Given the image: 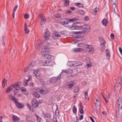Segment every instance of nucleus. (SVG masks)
<instances>
[{"label": "nucleus", "mask_w": 122, "mask_h": 122, "mask_svg": "<svg viewBox=\"0 0 122 122\" xmlns=\"http://www.w3.org/2000/svg\"><path fill=\"white\" fill-rule=\"evenodd\" d=\"M4 36H3L2 39V44L3 45H4L5 44V41H4Z\"/></svg>", "instance_id": "nucleus-48"}, {"label": "nucleus", "mask_w": 122, "mask_h": 122, "mask_svg": "<svg viewBox=\"0 0 122 122\" xmlns=\"http://www.w3.org/2000/svg\"><path fill=\"white\" fill-rule=\"evenodd\" d=\"M119 50L121 55H122V49L120 47H119Z\"/></svg>", "instance_id": "nucleus-51"}, {"label": "nucleus", "mask_w": 122, "mask_h": 122, "mask_svg": "<svg viewBox=\"0 0 122 122\" xmlns=\"http://www.w3.org/2000/svg\"><path fill=\"white\" fill-rule=\"evenodd\" d=\"M32 103L33 106L35 108L38 106L39 105L38 102L35 98L32 100Z\"/></svg>", "instance_id": "nucleus-10"}, {"label": "nucleus", "mask_w": 122, "mask_h": 122, "mask_svg": "<svg viewBox=\"0 0 122 122\" xmlns=\"http://www.w3.org/2000/svg\"><path fill=\"white\" fill-rule=\"evenodd\" d=\"M85 49L86 51L89 52L91 54L94 53L95 51L94 48L91 45L86 44Z\"/></svg>", "instance_id": "nucleus-4"}, {"label": "nucleus", "mask_w": 122, "mask_h": 122, "mask_svg": "<svg viewBox=\"0 0 122 122\" xmlns=\"http://www.w3.org/2000/svg\"><path fill=\"white\" fill-rule=\"evenodd\" d=\"M51 115L49 113H46L44 114L43 117L45 118H50L51 117Z\"/></svg>", "instance_id": "nucleus-27"}, {"label": "nucleus", "mask_w": 122, "mask_h": 122, "mask_svg": "<svg viewBox=\"0 0 122 122\" xmlns=\"http://www.w3.org/2000/svg\"><path fill=\"white\" fill-rule=\"evenodd\" d=\"M117 104L118 105L117 107L118 111L116 112V116L118 118L119 117V110L122 107V99L119 97L117 99Z\"/></svg>", "instance_id": "nucleus-3"}, {"label": "nucleus", "mask_w": 122, "mask_h": 122, "mask_svg": "<svg viewBox=\"0 0 122 122\" xmlns=\"http://www.w3.org/2000/svg\"><path fill=\"white\" fill-rule=\"evenodd\" d=\"M74 84V83L73 81L70 82L68 85L69 88H71Z\"/></svg>", "instance_id": "nucleus-33"}, {"label": "nucleus", "mask_w": 122, "mask_h": 122, "mask_svg": "<svg viewBox=\"0 0 122 122\" xmlns=\"http://www.w3.org/2000/svg\"><path fill=\"white\" fill-rule=\"evenodd\" d=\"M75 23H74V25L72 30H81L83 29V32L85 33L86 32H88L90 30V26L89 25H84L82 26H77L75 25Z\"/></svg>", "instance_id": "nucleus-1"}, {"label": "nucleus", "mask_w": 122, "mask_h": 122, "mask_svg": "<svg viewBox=\"0 0 122 122\" xmlns=\"http://www.w3.org/2000/svg\"><path fill=\"white\" fill-rule=\"evenodd\" d=\"M112 6L111 10L112 11L114 12L115 10H117V8L116 7V3H112Z\"/></svg>", "instance_id": "nucleus-13"}, {"label": "nucleus", "mask_w": 122, "mask_h": 122, "mask_svg": "<svg viewBox=\"0 0 122 122\" xmlns=\"http://www.w3.org/2000/svg\"><path fill=\"white\" fill-rule=\"evenodd\" d=\"M61 75H60L58 76L56 78V80H59L60 79H61Z\"/></svg>", "instance_id": "nucleus-52"}, {"label": "nucleus", "mask_w": 122, "mask_h": 122, "mask_svg": "<svg viewBox=\"0 0 122 122\" xmlns=\"http://www.w3.org/2000/svg\"><path fill=\"white\" fill-rule=\"evenodd\" d=\"M28 80H29V81L32 78V77H31V76L30 75H29L28 76Z\"/></svg>", "instance_id": "nucleus-62"}, {"label": "nucleus", "mask_w": 122, "mask_h": 122, "mask_svg": "<svg viewBox=\"0 0 122 122\" xmlns=\"http://www.w3.org/2000/svg\"><path fill=\"white\" fill-rule=\"evenodd\" d=\"M73 50L74 52H76L83 51L84 50V49L81 48H77L74 49Z\"/></svg>", "instance_id": "nucleus-18"}, {"label": "nucleus", "mask_w": 122, "mask_h": 122, "mask_svg": "<svg viewBox=\"0 0 122 122\" xmlns=\"http://www.w3.org/2000/svg\"><path fill=\"white\" fill-rule=\"evenodd\" d=\"M56 81V77H52L50 79V82L51 83L55 82Z\"/></svg>", "instance_id": "nucleus-26"}, {"label": "nucleus", "mask_w": 122, "mask_h": 122, "mask_svg": "<svg viewBox=\"0 0 122 122\" xmlns=\"http://www.w3.org/2000/svg\"><path fill=\"white\" fill-rule=\"evenodd\" d=\"M12 119L14 121L16 122L19 121L20 119L17 116H12Z\"/></svg>", "instance_id": "nucleus-15"}, {"label": "nucleus", "mask_w": 122, "mask_h": 122, "mask_svg": "<svg viewBox=\"0 0 122 122\" xmlns=\"http://www.w3.org/2000/svg\"><path fill=\"white\" fill-rule=\"evenodd\" d=\"M108 22V21L105 18L103 19L102 22V25L105 26H107V24Z\"/></svg>", "instance_id": "nucleus-20"}, {"label": "nucleus", "mask_w": 122, "mask_h": 122, "mask_svg": "<svg viewBox=\"0 0 122 122\" xmlns=\"http://www.w3.org/2000/svg\"><path fill=\"white\" fill-rule=\"evenodd\" d=\"M29 81V80H26L25 81V83L24 84V86H26L27 85V82H28V81Z\"/></svg>", "instance_id": "nucleus-53"}, {"label": "nucleus", "mask_w": 122, "mask_h": 122, "mask_svg": "<svg viewBox=\"0 0 122 122\" xmlns=\"http://www.w3.org/2000/svg\"><path fill=\"white\" fill-rule=\"evenodd\" d=\"M52 37L55 39H58L61 37V35L58 32H56L55 33Z\"/></svg>", "instance_id": "nucleus-11"}, {"label": "nucleus", "mask_w": 122, "mask_h": 122, "mask_svg": "<svg viewBox=\"0 0 122 122\" xmlns=\"http://www.w3.org/2000/svg\"><path fill=\"white\" fill-rule=\"evenodd\" d=\"M77 20V19L76 18L70 19H62V20L60 22V23L61 24L64 25L68 23V22L75 21Z\"/></svg>", "instance_id": "nucleus-5"}, {"label": "nucleus", "mask_w": 122, "mask_h": 122, "mask_svg": "<svg viewBox=\"0 0 122 122\" xmlns=\"http://www.w3.org/2000/svg\"><path fill=\"white\" fill-rule=\"evenodd\" d=\"M75 5L80 7H83L84 6L81 3H76L75 4Z\"/></svg>", "instance_id": "nucleus-30"}, {"label": "nucleus", "mask_w": 122, "mask_h": 122, "mask_svg": "<svg viewBox=\"0 0 122 122\" xmlns=\"http://www.w3.org/2000/svg\"><path fill=\"white\" fill-rule=\"evenodd\" d=\"M78 118L77 116H76V117L75 119H74V121L75 122H77L78 120Z\"/></svg>", "instance_id": "nucleus-50"}, {"label": "nucleus", "mask_w": 122, "mask_h": 122, "mask_svg": "<svg viewBox=\"0 0 122 122\" xmlns=\"http://www.w3.org/2000/svg\"><path fill=\"white\" fill-rule=\"evenodd\" d=\"M25 30L26 34H28L29 33V30L27 27L25 28Z\"/></svg>", "instance_id": "nucleus-41"}, {"label": "nucleus", "mask_w": 122, "mask_h": 122, "mask_svg": "<svg viewBox=\"0 0 122 122\" xmlns=\"http://www.w3.org/2000/svg\"><path fill=\"white\" fill-rule=\"evenodd\" d=\"M71 22H68V24L69 26H70V27H69V28H70L71 30H72V27H73V26L74 25V23L73 24H72L71 23Z\"/></svg>", "instance_id": "nucleus-37"}, {"label": "nucleus", "mask_w": 122, "mask_h": 122, "mask_svg": "<svg viewBox=\"0 0 122 122\" xmlns=\"http://www.w3.org/2000/svg\"><path fill=\"white\" fill-rule=\"evenodd\" d=\"M42 54L45 58L48 59H50L53 57L52 56L47 54L49 51V49L48 48H42Z\"/></svg>", "instance_id": "nucleus-2"}, {"label": "nucleus", "mask_w": 122, "mask_h": 122, "mask_svg": "<svg viewBox=\"0 0 122 122\" xmlns=\"http://www.w3.org/2000/svg\"><path fill=\"white\" fill-rule=\"evenodd\" d=\"M9 98L11 100H13L15 102L17 100V99H16L14 97L11 95H9Z\"/></svg>", "instance_id": "nucleus-22"}, {"label": "nucleus", "mask_w": 122, "mask_h": 122, "mask_svg": "<svg viewBox=\"0 0 122 122\" xmlns=\"http://www.w3.org/2000/svg\"><path fill=\"white\" fill-rule=\"evenodd\" d=\"M99 40L100 43V44H105L106 42L105 40L102 38H100Z\"/></svg>", "instance_id": "nucleus-25"}, {"label": "nucleus", "mask_w": 122, "mask_h": 122, "mask_svg": "<svg viewBox=\"0 0 122 122\" xmlns=\"http://www.w3.org/2000/svg\"><path fill=\"white\" fill-rule=\"evenodd\" d=\"M29 14H26L24 15V18L25 19H26L28 18L29 17Z\"/></svg>", "instance_id": "nucleus-45"}, {"label": "nucleus", "mask_w": 122, "mask_h": 122, "mask_svg": "<svg viewBox=\"0 0 122 122\" xmlns=\"http://www.w3.org/2000/svg\"><path fill=\"white\" fill-rule=\"evenodd\" d=\"M106 53L107 58L108 60H109L110 59V53L108 49H106Z\"/></svg>", "instance_id": "nucleus-17"}, {"label": "nucleus", "mask_w": 122, "mask_h": 122, "mask_svg": "<svg viewBox=\"0 0 122 122\" xmlns=\"http://www.w3.org/2000/svg\"><path fill=\"white\" fill-rule=\"evenodd\" d=\"M73 111L74 113H76V108L75 106H74L73 107Z\"/></svg>", "instance_id": "nucleus-44"}, {"label": "nucleus", "mask_w": 122, "mask_h": 122, "mask_svg": "<svg viewBox=\"0 0 122 122\" xmlns=\"http://www.w3.org/2000/svg\"><path fill=\"white\" fill-rule=\"evenodd\" d=\"M40 16L41 19V20L40 22V24L41 25H42L45 23L46 21V19L42 14L40 15Z\"/></svg>", "instance_id": "nucleus-9"}, {"label": "nucleus", "mask_w": 122, "mask_h": 122, "mask_svg": "<svg viewBox=\"0 0 122 122\" xmlns=\"http://www.w3.org/2000/svg\"><path fill=\"white\" fill-rule=\"evenodd\" d=\"M63 2H64V5L65 6H67L69 4V1L68 0H63Z\"/></svg>", "instance_id": "nucleus-28"}, {"label": "nucleus", "mask_w": 122, "mask_h": 122, "mask_svg": "<svg viewBox=\"0 0 122 122\" xmlns=\"http://www.w3.org/2000/svg\"><path fill=\"white\" fill-rule=\"evenodd\" d=\"M15 103L17 107L19 108H22L24 106L23 105H22L21 104L15 101Z\"/></svg>", "instance_id": "nucleus-16"}, {"label": "nucleus", "mask_w": 122, "mask_h": 122, "mask_svg": "<svg viewBox=\"0 0 122 122\" xmlns=\"http://www.w3.org/2000/svg\"><path fill=\"white\" fill-rule=\"evenodd\" d=\"M37 92L35 91H32L31 92V93L33 95L35 96L36 93Z\"/></svg>", "instance_id": "nucleus-54"}, {"label": "nucleus", "mask_w": 122, "mask_h": 122, "mask_svg": "<svg viewBox=\"0 0 122 122\" xmlns=\"http://www.w3.org/2000/svg\"><path fill=\"white\" fill-rule=\"evenodd\" d=\"M50 36V33L47 29H46L44 33V36L45 38L44 41L47 42L49 40Z\"/></svg>", "instance_id": "nucleus-7"}, {"label": "nucleus", "mask_w": 122, "mask_h": 122, "mask_svg": "<svg viewBox=\"0 0 122 122\" xmlns=\"http://www.w3.org/2000/svg\"><path fill=\"white\" fill-rule=\"evenodd\" d=\"M76 62L74 61H69L67 63V64L69 66L75 67V64Z\"/></svg>", "instance_id": "nucleus-12"}, {"label": "nucleus", "mask_w": 122, "mask_h": 122, "mask_svg": "<svg viewBox=\"0 0 122 122\" xmlns=\"http://www.w3.org/2000/svg\"><path fill=\"white\" fill-rule=\"evenodd\" d=\"M83 116L82 115H81L80 116V117L79 118V120H82V119H83Z\"/></svg>", "instance_id": "nucleus-59"}, {"label": "nucleus", "mask_w": 122, "mask_h": 122, "mask_svg": "<svg viewBox=\"0 0 122 122\" xmlns=\"http://www.w3.org/2000/svg\"><path fill=\"white\" fill-rule=\"evenodd\" d=\"M61 34L64 35H66V30L62 31L61 32Z\"/></svg>", "instance_id": "nucleus-43"}, {"label": "nucleus", "mask_w": 122, "mask_h": 122, "mask_svg": "<svg viewBox=\"0 0 122 122\" xmlns=\"http://www.w3.org/2000/svg\"><path fill=\"white\" fill-rule=\"evenodd\" d=\"M18 7V5H16L15 7L14 10H13V11L14 12H15V11L17 9V8Z\"/></svg>", "instance_id": "nucleus-55"}, {"label": "nucleus", "mask_w": 122, "mask_h": 122, "mask_svg": "<svg viewBox=\"0 0 122 122\" xmlns=\"http://www.w3.org/2000/svg\"><path fill=\"white\" fill-rule=\"evenodd\" d=\"M33 62H32L31 64L28 67L24 69V72H26L29 71L30 70L32 72V71L33 70H34L35 67L34 66H33V64L34 63Z\"/></svg>", "instance_id": "nucleus-8"}, {"label": "nucleus", "mask_w": 122, "mask_h": 122, "mask_svg": "<svg viewBox=\"0 0 122 122\" xmlns=\"http://www.w3.org/2000/svg\"><path fill=\"white\" fill-rule=\"evenodd\" d=\"M78 12L81 15H83L85 13V12L83 10H80Z\"/></svg>", "instance_id": "nucleus-40"}, {"label": "nucleus", "mask_w": 122, "mask_h": 122, "mask_svg": "<svg viewBox=\"0 0 122 122\" xmlns=\"http://www.w3.org/2000/svg\"><path fill=\"white\" fill-rule=\"evenodd\" d=\"M84 94L86 100L87 101L89 100V97L87 91H85L84 92Z\"/></svg>", "instance_id": "nucleus-21"}, {"label": "nucleus", "mask_w": 122, "mask_h": 122, "mask_svg": "<svg viewBox=\"0 0 122 122\" xmlns=\"http://www.w3.org/2000/svg\"><path fill=\"white\" fill-rule=\"evenodd\" d=\"M99 9L98 7H96L93 10V11L94 12L95 15H96L97 11H98Z\"/></svg>", "instance_id": "nucleus-36"}, {"label": "nucleus", "mask_w": 122, "mask_h": 122, "mask_svg": "<svg viewBox=\"0 0 122 122\" xmlns=\"http://www.w3.org/2000/svg\"><path fill=\"white\" fill-rule=\"evenodd\" d=\"M53 121L54 122H58L56 118H53Z\"/></svg>", "instance_id": "nucleus-64"}, {"label": "nucleus", "mask_w": 122, "mask_h": 122, "mask_svg": "<svg viewBox=\"0 0 122 122\" xmlns=\"http://www.w3.org/2000/svg\"><path fill=\"white\" fill-rule=\"evenodd\" d=\"M79 91V88L78 87L76 88L74 90V92L75 93H77Z\"/></svg>", "instance_id": "nucleus-47"}, {"label": "nucleus", "mask_w": 122, "mask_h": 122, "mask_svg": "<svg viewBox=\"0 0 122 122\" xmlns=\"http://www.w3.org/2000/svg\"><path fill=\"white\" fill-rule=\"evenodd\" d=\"M63 72L67 74H69L72 73L73 72V71L71 69H68L66 70H64Z\"/></svg>", "instance_id": "nucleus-24"}, {"label": "nucleus", "mask_w": 122, "mask_h": 122, "mask_svg": "<svg viewBox=\"0 0 122 122\" xmlns=\"http://www.w3.org/2000/svg\"><path fill=\"white\" fill-rule=\"evenodd\" d=\"M40 95L37 92L35 94L34 97L36 98H39L40 97Z\"/></svg>", "instance_id": "nucleus-46"}, {"label": "nucleus", "mask_w": 122, "mask_h": 122, "mask_svg": "<svg viewBox=\"0 0 122 122\" xmlns=\"http://www.w3.org/2000/svg\"><path fill=\"white\" fill-rule=\"evenodd\" d=\"M101 45V48L102 51H103L105 49V44H100Z\"/></svg>", "instance_id": "nucleus-34"}, {"label": "nucleus", "mask_w": 122, "mask_h": 122, "mask_svg": "<svg viewBox=\"0 0 122 122\" xmlns=\"http://www.w3.org/2000/svg\"><path fill=\"white\" fill-rule=\"evenodd\" d=\"M80 105L81 107V108H83V106H82V103L81 102H80Z\"/></svg>", "instance_id": "nucleus-61"}, {"label": "nucleus", "mask_w": 122, "mask_h": 122, "mask_svg": "<svg viewBox=\"0 0 122 122\" xmlns=\"http://www.w3.org/2000/svg\"><path fill=\"white\" fill-rule=\"evenodd\" d=\"M6 80L5 79H4L3 81H2V83H3L4 84H5L6 83Z\"/></svg>", "instance_id": "nucleus-57"}, {"label": "nucleus", "mask_w": 122, "mask_h": 122, "mask_svg": "<svg viewBox=\"0 0 122 122\" xmlns=\"http://www.w3.org/2000/svg\"><path fill=\"white\" fill-rule=\"evenodd\" d=\"M40 93L43 94H46L47 93V91L46 90H43L41 89L40 90Z\"/></svg>", "instance_id": "nucleus-23"}, {"label": "nucleus", "mask_w": 122, "mask_h": 122, "mask_svg": "<svg viewBox=\"0 0 122 122\" xmlns=\"http://www.w3.org/2000/svg\"><path fill=\"white\" fill-rule=\"evenodd\" d=\"M13 86V85H11L9 88L7 89L6 91V92L7 93H8L11 90L14 88V86Z\"/></svg>", "instance_id": "nucleus-19"}, {"label": "nucleus", "mask_w": 122, "mask_h": 122, "mask_svg": "<svg viewBox=\"0 0 122 122\" xmlns=\"http://www.w3.org/2000/svg\"><path fill=\"white\" fill-rule=\"evenodd\" d=\"M82 32L83 33V31H82L81 32V31L74 32H73V34L77 35V34H81Z\"/></svg>", "instance_id": "nucleus-42"}, {"label": "nucleus", "mask_w": 122, "mask_h": 122, "mask_svg": "<svg viewBox=\"0 0 122 122\" xmlns=\"http://www.w3.org/2000/svg\"><path fill=\"white\" fill-rule=\"evenodd\" d=\"M71 13V11L70 10H67L66 11V14H70Z\"/></svg>", "instance_id": "nucleus-60"}, {"label": "nucleus", "mask_w": 122, "mask_h": 122, "mask_svg": "<svg viewBox=\"0 0 122 122\" xmlns=\"http://www.w3.org/2000/svg\"><path fill=\"white\" fill-rule=\"evenodd\" d=\"M32 72L35 74L36 76H40V74L39 71H37V70H35L34 69L32 71Z\"/></svg>", "instance_id": "nucleus-14"}, {"label": "nucleus", "mask_w": 122, "mask_h": 122, "mask_svg": "<svg viewBox=\"0 0 122 122\" xmlns=\"http://www.w3.org/2000/svg\"><path fill=\"white\" fill-rule=\"evenodd\" d=\"M80 38H77L76 39L74 40L73 41V43H77L78 42V41H79L80 40H81V39H80Z\"/></svg>", "instance_id": "nucleus-39"}, {"label": "nucleus", "mask_w": 122, "mask_h": 122, "mask_svg": "<svg viewBox=\"0 0 122 122\" xmlns=\"http://www.w3.org/2000/svg\"><path fill=\"white\" fill-rule=\"evenodd\" d=\"M75 62H76V64H75V67L76 66L81 65L82 64V62L79 61H75Z\"/></svg>", "instance_id": "nucleus-35"}, {"label": "nucleus", "mask_w": 122, "mask_h": 122, "mask_svg": "<svg viewBox=\"0 0 122 122\" xmlns=\"http://www.w3.org/2000/svg\"><path fill=\"white\" fill-rule=\"evenodd\" d=\"M86 44H85L83 43H80L77 45L78 46L82 47H86Z\"/></svg>", "instance_id": "nucleus-32"}, {"label": "nucleus", "mask_w": 122, "mask_h": 122, "mask_svg": "<svg viewBox=\"0 0 122 122\" xmlns=\"http://www.w3.org/2000/svg\"><path fill=\"white\" fill-rule=\"evenodd\" d=\"M12 85H14V87H15V88L16 90H18L19 89V85L18 84H13Z\"/></svg>", "instance_id": "nucleus-29"}, {"label": "nucleus", "mask_w": 122, "mask_h": 122, "mask_svg": "<svg viewBox=\"0 0 122 122\" xmlns=\"http://www.w3.org/2000/svg\"><path fill=\"white\" fill-rule=\"evenodd\" d=\"M96 101H97L96 103H95V104L96 105H97V106H100L101 105V103L99 99H96Z\"/></svg>", "instance_id": "nucleus-31"}, {"label": "nucleus", "mask_w": 122, "mask_h": 122, "mask_svg": "<svg viewBox=\"0 0 122 122\" xmlns=\"http://www.w3.org/2000/svg\"><path fill=\"white\" fill-rule=\"evenodd\" d=\"M41 63L43 66H52V63L50 61L44 60L41 61Z\"/></svg>", "instance_id": "nucleus-6"}, {"label": "nucleus", "mask_w": 122, "mask_h": 122, "mask_svg": "<svg viewBox=\"0 0 122 122\" xmlns=\"http://www.w3.org/2000/svg\"><path fill=\"white\" fill-rule=\"evenodd\" d=\"M36 117H37V122H43L42 120L39 117L37 116H36Z\"/></svg>", "instance_id": "nucleus-38"}, {"label": "nucleus", "mask_w": 122, "mask_h": 122, "mask_svg": "<svg viewBox=\"0 0 122 122\" xmlns=\"http://www.w3.org/2000/svg\"><path fill=\"white\" fill-rule=\"evenodd\" d=\"M90 118L92 122H95L93 119L91 117H90Z\"/></svg>", "instance_id": "nucleus-63"}, {"label": "nucleus", "mask_w": 122, "mask_h": 122, "mask_svg": "<svg viewBox=\"0 0 122 122\" xmlns=\"http://www.w3.org/2000/svg\"><path fill=\"white\" fill-rule=\"evenodd\" d=\"M84 111L83 110V108H81L80 110V113L81 114H82L83 113Z\"/></svg>", "instance_id": "nucleus-56"}, {"label": "nucleus", "mask_w": 122, "mask_h": 122, "mask_svg": "<svg viewBox=\"0 0 122 122\" xmlns=\"http://www.w3.org/2000/svg\"><path fill=\"white\" fill-rule=\"evenodd\" d=\"M40 82L41 84H43L44 83V81L42 79H41L40 80Z\"/></svg>", "instance_id": "nucleus-58"}, {"label": "nucleus", "mask_w": 122, "mask_h": 122, "mask_svg": "<svg viewBox=\"0 0 122 122\" xmlns=\"http://www.w3.org/2000/svg\"><path fill=\"white\" fill-rule=\"evenodd\" d=\"M55 17L57 18H60L61 17L60 15L59 14H57L55 15Z\"/></svg>", "instance_id": "nucleus-49"}]
</instances>
